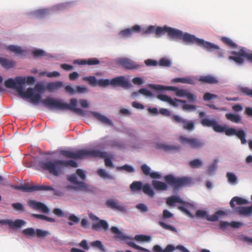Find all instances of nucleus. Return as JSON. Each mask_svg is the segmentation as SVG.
I'll return each instance as SVG.
<instances>
[{
	"label": "nucleus",
	"mask_w": 252,
	"mask_h": 252,
	"mask_svg": "<svg viewBox=\"0 0 252 252\" xmlns=\"http://www.w3.org/2000/svg\"><path fill=\"white\" fill-rule=\"evenodd\" d=\"M26 83V78L17 76L14 79L9 78L4 82V85L7 88L15 89L19 94L23 97L30 98L33 103H38L41 99L40 94H33V90L32 88H28L24 91V85Z\"/></svg>",
	"instance_id": "nucleus-1"
},
{
	"label": "nucleus",
	"mask_w": 252,
	"mask_h": 252,
	"mask_svg": "<svg viewBox=\"0 0 252 252\" xmlns=\"http://www.w3.org/2000/svg\"><path fill=\"white\" fill-rule=\"evenodd\" d=\"M38 165L44 170H47L50 173L55 176L59 175L64 167H77V163L72 160H63L56 159L53 161L50 160H40Z\"/></svg>",
	"instance_id": "nucleus-2"
},
{
	"label": "nucleus",
	"mask_w": 252,
	"mask_h": 252,
	"mask_svg": "<svg viewBox=\"0 0 252 252\" xmlns=\"http://www.w3.org/2000/svg\"><path fill=\"white\" fill-rule=\"evenodd\" d=\"M42 104L49 109L59 110L69 109L80 115L85 114L84 111L81 108H76L77 100L76 98H71L70 103L63 102L60 99L48 97L41 101Z\"/></svg>",
	"instance_id": "nucleus-3"
},
{
	"label": "nucleus",
	"mask_w": 252,
	"mask_h": 252,
	"mask_svg": "<svg viewBox=\"0 0 252 252\" xmlns=\"http://www.w3.org/2000/svg\"><path fill=\"white\" fill-rule=\"evenodd\" d=\"M61 154L65 158L76 159H81L89 157L103 158L105 155L104 152L98 150H88L86 149H81L75 152L71 150H63L61 152Z\"/></svg>",
	"instance_id": "nucleus-4"
},
{
	"label": "nucleus",
	"mask_w": 252,
	"mask_h": 252,
	"mask_svg": "<svg viewBox=\"0 0 252 252\" xmlns=\"http://www.w3.org/2000/svg\"><path fill=\"white\" fill-rule=\"evenodd\" d=\"M166 33H167L168 36L172 39H183L184 42L188 44H189L191 38H193V35L188 33H184L179 30L167 26L163 28L158 27L156 30V34L158 36Z\"/></svg>",
	"instance_id": "nucleus-5"
},
{
	"label": "nucleus",
	"mask_w": 252,
	"mask_h": 252,
	"mask_svg": "<svg viewBox=\"0 0 252 252\" xmlns=\"http://www.w3.org/2000/svg\"><path fill=\"white\" fill-rule=\"evenodd\" d=\"M228 57L229 60L233 61L236 63L242 65L244 62V58L252 63V51L245 47H241L238 51H231Z\"/></svg>",
	"instance_id": "nucleus-6"
},
{
	"label": "nucleus",
	"mask_w": 252,
	"mask_h": 252,
	"mask_svg": "<svg viewBox=\"0 0 252 252\" xmlns=\"http://www.w3.org/2000/svg\"><path fill=\"white\" fill-rule=\"evenodd\" d=\"M68 180L74 186L68 185L67 188L69 189H73L76 191H81L85 192L93 193L95 191V188L87 183L78 181L77 179L76 175L72 174L67 178Z\"/></svg>",
	"instance_id": "nucleus-7"
},
{
	"label": "nucleus",
	"mask_w": 252,
	"mask_h": 252,
	"mask_svg": "<svg viewBox=\"0 0 252 252\" xmlns=\"http://www.w3.org/2000/svg\"><path fill=\"white\" fill-rule=\"evenodd\" d=\"M191 38V40L190 41L189 44H196L198 46L202 47L209 52L216 50V54L218 57H223V52L220 48L219 46L210 42L206 41L203 39L198 38L193 35V38Z\"/></svg>",
	"instance_id": "nucleus-8"
},
{
	"label": "nucleus",
	"mask_w": 252,
	"mask_h": 252,
	"mask_svg": "<svg viewBox=\"0 0 252 252\" xmlns=\"http://www.w3.org/2000/svg\"><path fill=\"white\" fill-rule=\"evenodd\" d=\"M164 179L167 184L176 189L179 188L189 186L191 183L190 178L186 177L176 178L172 175H167L164 176Z\"/></svg>",
	"instance_id": "nucleus-9"
},
{
	"label": "nucleus",
	"mask_w": 252,
	"mask_h": 252,
	"mask_svg": "<svg viewBox=\"0 0 252 252\" xmlns=\"http://www.w3.org/2000/svg\"><path fill=\"white\" fill-rule=\"evenodd\" d=\"M176 203H178L181 204V206H179L178 207L179 210L185 213L190 218H192L193 217L188 210V209L191 208L193 207V205L190 203L182 200L179 196L175 195H172L166 199V204L169 206H173Z\"/></svg>",
	"instance_id": "nucleus-10"
},
{
	"label": "nucleus",
	"mask_w": 252,
	"mask_h": 252,
	"mask_svg": "<svg viewBox=\"0 0 252 252\" xmlns=\"http://www.w3.org/2000/svg\"><path fill=\"white\" fill-rule=\"evenodd\" d=\"M178 140L182 145H187L192 149H198L203 147L205 143L201 139L195 138H188L181 135Z\"/></svg>",
	"instance_id": "nucleus-11"
},
{
	"label": "nucleus",
	"mask_w": 252,
	"mask_h": 252,
	"mask_svg": "<svg viewBox=\"0 0 252 252\" xmlns=\"http://www.w3.org/2000/svg\"><path fill=\"white\" fill-rule=\"evenodd\" d=\"M226 215L225 212L223 211H218L214 215L209 216L205 211L198 210L196 211L195 216L197 218H205L209 221H215L219 220V219L223 216Z\"/></svg>",
	"instance_id": "nucleus-12"
},
{
	"label": "nucleus",
	"mask_w": 252,
	"mask_h": 252,
	"mask_svg": "<svg viewBox=\"0 0 252 252\" xmlns=\"http://www.w3.org/2000/svg\"><path fill=\"white\" fill-rule=\"evenodd\" d=\"M149 87L153 89L158 91L168 90L176 92V95L177 96H185L187 92V90L179 89L176 87H165L160 85L149 84Z\"/></svg>",
	"instance_id": "nucleus-13"
},
{
	"label": "nucleus",
	"mask_w": 252,
	"mask_h": 252,
	"mask_svg": "<svg viewBox=\"0 0 252 252\" xmlns=\"http://www.w3.org/2000/svg\"><path fill=\"white\" fill-rule=\"evenodd\" d=\"M117 62L119 65L128 70L138 69L143 66L142 64H138L127 58H119Z\"/></svg>",
	"instance_id": "nucleus-14"
},
{
	"label": "nucleus",
	"mask_w": 252,
	"mask_h": 252,
	"mask_svg": "<svg viewBox=\"0 0 252 252\" xmlns=\"http://www.w3.org/2000/svg\"><path fill=\"white\" fill-rule=\"evenodd\" d=\"M200 123L204 126L212 127L213 130L217 132H222L223 130V126L220 125L214 119L203 118L201 120Z\"/></svg>",
	"instance_id": "nucleus-15"
},
{
	"label": "nucleus",
	"mask_w": 252,
	"mask_h": 252,
	"mask_svg": "<svg viewBox=\"0 0 252 252\" xmlns=\"http://www.w3.org/2000/svg\"><path fill=\"white\" fill-rule=\"evenodd\" d=\"M223 130L222 132H224L227 136H231L235 135L241 140L242 144H245L247 143L245 139L246 134L242 130H236L234 128H227L225 126H223Z\"/></svg>",
	"instance_id": "nucleus-16"
},
{
	"label": "nucleus",
	"mask_w": 252,
	"mask_h": 252,
	"mask_svg": "<svg viewBox=\"0 0 252 252\" xmlns=\"http://www.w3.org/2000/svg\"><path fill=\"white\" fill-rule=\"evenodd\" d=\"M21 190L24 192H31L37 190H54L53 187L44 185H21Z\"/></svg>",
	"instance_id": "nucleus-17"
},
{
	"label": "nucleus",
	"mask_w": 252,
	"mask_h": 252,
	"mask_svg": "<svg viewBox=\"0 0 252 252\" xmlns=\"http://www.w3.org/2000/svg\"><path fill=\"white\" fill-rule=\"evenodd\" d=\"M111 85L117 86L125 88H128L131 87V83L127 81L125 76H121L112 79L111 80Z\"/></svg>",
	"instance_id": "nucleus-18"
},
{
	"label": "nucleus",
	"mask_w": 252,
	"mask_h": 252,
	"mask_svg": "<svg viewBox=\"0 0 252 252\" xmlns=\"http://www.w3.org/2000/svg\"><path fill=\"white\" fill-rule=\"evenodd\" d=\"M156 148L158 150H161L166 152L172 151L179 152L181 149V146L175 145H167L164 143H158L156 144Z\"/></svg>",
	"instance_id": "nucleus-19"
},
{
	"label": "nucleus",
	"mask_w": 252,
	"mask_h": 252,
	"mask_svg": "<svg viewBox=\"0 0 252 252\" xmlns=\"http://www.w3.org/2000/svg\"><path fill=\"white\" fill-rule=\"evenodd\" d=\"M28 205L33 209L37 210L44 213H48L49 208L43 203L37 202L33 200H30Z\"/></svg>",
	"instance_id": "nucleus-20"
},
{
	"label": "nucleus",
	"mask_w": 252,
	"mask_h": 252,
	"mask_svg": "<svg viewBox=\"0 0 252 252\" xmlns=\"http://www.w3.org/2000/svg\"><path fill=\"white\" fill-rule=\"evenodd\" d=\"M0 223L7 224L11 228L14 229L20 228L26 224V222L24 220L20 219L16 220L15 221L10 220H0Z\"/></svg>",
	"instance_id": "nucleus-21"
},
{
	"label": "nucleus",
	"mask_w": 252,
	"mask_h": 252,
	"mask_svg": "<svg viewBox=\"0 0 252 252\" xmlns=\"http://www.w3.org/2000/svg\"><path fill=\"white\" fill-rule=\"evenodd\" d=\"M157 98L162 101L167 102L170 105L175 107L178 106L179 102L182 103H186V101L185 100L177 98L172 99L170 97L164 94H158L157 95Z\"/></svg>",
	"instance_id": "nucleus-22"
},
{
	"label": "nucleus",
	"mask_w": 252,
	"mask_h": 252,
	"mask_svg": "<svg viewBox=\"0 0 252 252\" xmlns=\"http://www.w3.org/2000/svg\"><path fill=\"white\" fill-rule=\"evenodd\" d=\"M198 80L203 84H216L219 83L217 77L210 74L201 76Z\"/></svg>",
	"instance_id": "nucleus-23"
},
{
	"label": "nucleus",
	"mask_w": 252,
	"mask_h": 252,
	"mask_svg": "<svg viewBox=\"0 0 252 252\" xmlns=\"http://www.w3.org/2000/svg\"><path fill=\"white\" fill-rule=\"evenodd\" d=\"M111 231L113 233L115 234L114 238L116 239H118L121 241L132 240V238L125 235L116 226L111 227Z\"/></svg>",
	"instance_id": "nucleus-24"
},
{
	"label": "nucleus",
	"mask_w": 252,
	"mask_h": 252,
	"mask_svg": "<svg viewBox=\"0 0 252 252\" xmlns=\"http://www.w3.org/2000/svg\"><path fill=\"white\" fill-rule=\"evenodd\" d=\"M141 32V28L138 25H135L131 28L126 29L120 32V34L123 37L130 36L133 33Z\"/></svg>",
	"instance_id": "nucleus-25"
},
{
	"label": "nucleus",
	"mask_w": 252,
	"mask_h": 252,
	"mask_svg": "<svg viewBox=\"0 0 252 252\" xmlns=\"http://www.w3.org/2000/svg\"><path fill=\"white\" fill-rule=\"evenodd\" d=\"M92 114L97 120L101 123L109 126H113L112 122L105 116L95 112H92Z\"/></svg>",
	"instance_id": "nucleus-26"
},
{
	"label": "nucleus",
	"mask_w": 252,
	"mask_h": 252,
	"mask_svg": "<svg viewBox=\"0 0 252 252\" xmlns=\"http://www.w3.org/2000/svg\"><path fill=\"white\" fill-rule=\"evenodd\" d=\"M235 211L240 215L249 216L252 214V205L248 207H238Z\"/></svg>",
	"instance_id": "nucleus-27"
},
{
	"label": "nucleus",
	"mask_w": 252,
	"mask_h": 252,
	"mask_svg": "<svg viewBox=\"0 0 252 252\" xmlns=\"http://www.w3.org/2000/svg\"><path fill=\"white\" fill-rule=\"evenodd\" d=\"M0 64L3 68L7 69L13 67L16 65V62L0 57Z\"/></svg>",
	"instance_id": "nucleus-28"
},
{
	"label": "nucleus",
	"mask_w": 252,
	"mask_h": 252,
	"mask_svg": "<svg viewBox=\"0 0 252 252\" xmlns=\"http://www.w3.org/2000/svg\"><path fill=\"white\" fill-rule=\"evenodd\" d=\"M63 86V83L61 81H56L54 82H50L47 84L46 89L49 92L59 90Z\"/></svg>",
	"instance_id": "nucleus-29"
},
{
	"label": "nucleus",
	"mask_w": 252,
	"mask_h": 252,
	"mask_svg": "<svg viewBox=\"0 0 252 252\" xmlns=\"http://www.w3.org/2000/svg\"><path fill=\"white\" fill-rule=\"evenodd\" d=\"M92 228L96 231L100 230V228L107 230L108 228V224L104 220H99L98 222L93 224Z\"/></svg>",
	"instance_id": "nucleus-30"
},
{
	"label": "nucleus",
	"mask_w": 252,
	"mask_h": 252,
	"mask_svg": "<svg viewBox=\"0 0 252 252\" xmlns=\"http://www.w3.org/2000/svg\"><path fill=\"white\" fill-rule=\"evenodd\" d=\"M174 246L172 245H168L164 249H162L159 245H156L153 247L154 252H173L174 251Z\"/></svg>",
	"instance_id": "nucleus-31"
},
{
	"label": "nucleus",
	"mask_w": 252,
	"mask_h": 252,
	"mask_svg": "<svg viewBox=\"0 0 252 252\" xmlns=\"http://www.w3.org/2000/svg\"><path fill=\"white\" fill-rule=\"evenodd\" d=\"M172 82L174 83H182L191 85L195 84V82L194 79L190 77H187L184 78H176L172 80Z\"/></svg>",
	"instance_id": "nucleus-32"
},
{
	"label": "nucleus",
	"mask_w": 252,
	"mask_h": 252,
	"mask_svg": "<svg viewBox=\"0 0 252 252\" xmlns=\"http://www.w3.org/2000/svg\"><path fill=\"white\" fill-rule=\"evenodd\" d=\"M235 202L237 205H243L246 204L248 203V201L245 199L239 197H234L232 198L230 202V205L232 208H235Z\"/></svg>",
	"instance_id": "nucleus-33"
},
{
	"label": "nucleus",
	"mask_w": 252,
	"mask_h": 252,
	"mask_svg": "<svg viewBox=\"0 0 252 252\" xmlns=\"http://www.w3.org/2000/svg\"><path fill=\"white\" fill-rule=\"evenodd\" d=\"M154 188L159 190H165L167 189V185L164 182L153 180L152 182Z\"/></svg>",
	"instance_id": "nucleus-34"
},
{
	"label": "nucleus",
	"mask_w": 252,
	"mask_h": 252,
	"mask_svg": "<svg viewBox=\"0 0 252 252\" xmlns=\"http://www.w3.org/2000/svg\"><path fill=\"white\" fill-rule=\"evenodd\" d=\"M6 49L12 52L15 53L17 55H22L26 52L21 47L16 45H9L6 47Z\"/></svg>",
	"instance_id": "nucleus-35"
},
{
	"label": "nucleus",
	"mask_w": 252,
	"mask_h": 252,
	"mask_svg": "<svg viewBox=\"0 0 252 252\" xmlns=\"http://www.w3.org/2000/svg\"><path fill=\"white\" fill-rule=\"evenodd\" d=\"M225 117L227 120L235 123H239L241 121V118L238 115L227 113L226 114Z\"/></svg>",
	"instance_id": "nucleus-36"
},
{
	"label": "nucleus",
	"mask_w": 252,
	"mask_h": 252,
	"mask_svg": "<svg viewBox=\"0 0 252 252\" xmlns=\"http://www.w3.org/2000/svg\"><path fill=\"white\" fill-rule=\"evenodd\" d=\"M142 183L140 181L133 182L130 186L131 190L133 191H140L142 189Z\"/></svg>",
	"instance_id": "nucleus-37"
},
{
	"label": "nucleus",
	"mask_w": 252,
	"mask_h": 252,
	"mask_svg": "<svg viewBox=\"0 0 252 252\" xmlns=\"http://www.w3.org/2000/svg\"><path fill=\"white\" fill-rule=\"evenodd\" d=\"M22 232L28 237H34L35 236L36 230L33 227H29L23 229Z\"/></svg>",
	"instance_id": "nucleus-38"
},
{
	"label": "nucleus",
	"mask_w": 252,
	"mask_h": 252,
	"mask_svg": "<svg viewBox=\"0 0 252 252\" xmlns=\"http://www.w3.org/2000/svg\"><path fill=\"white\" fill-rule=\"evenodd\" d=\"M97 174L101 178L103 179H108L110 180H115V178L108 174L104 169H99L97 171Z\"/></svg>",
	"instance_id": "nucleus-39"
},
{
	"label": "nucleus",
	"mask_w": 252,
	"mask_h": 252,
	"mask_svg": "<svg viewBox=\"0 0 252 252\" xmlns=\"http://www.w3.org/2000/svg\"><path fill=\"white\" fill-rule=\"evenodd\" d=\"M221 41L227 45L228 46L232 48H237V45L235 43H234L232 40L230 39L228 37H222L220 39Z\"/></svg>",
	"instance_id": "nucleus-40"
},
{
	"label": "nucleus",
	"mask_w": 252,
	"mask_h": 252,
	"mask_svg": "<svg viewBox=\"0 0 252 252\" xmlns=\"http://www.w3.org/2000/svg\"><path fill=\"white\" fill-rule=\"evenodd\" d=\"M142 189L147 195L151 197H153L154 196L155 192L149 184H147L143 186Z\"/></svg>",
	"instance_id": "nucleus-41"
},
{
	"label": "nucleus",
	"mask_w": 252,
	"mask_h": 252,
	"mask_svg": "<svg viewBox=\"0 0 252 252\" xmlns=\"http://www.w3.org/2000/svg\"><path fill=\"white\" fill-rule=\"evenodd\" d=\"M83 80L85 81H87L89 84L93 86H97L98 80L96 77L94 76H91L89 77H84Z\"/></svg>",
	"instance_id": "nucleus-42"
},
{
	"label": "nucleus",
	"mask_w": 252,
	"mask_h": 252,
	"mask_svg": "<svg viewBox=\"0 0 252 252\" xmlns=\"http://www.w3.org/2000/svg\"><path fill=\"white\" fill-rule=\"evenodd\" d=\"M134 239L138 242H149L151 240V237L143 234L136 235Z\"/></svg>",
	"instance_id": "nucleus-43"
},
{
	"label": "nucleus",
	"mask_w": 252,
	"mask_h": 252,
	"mask_svg": "<svg viewBox=\"0 0 252 252\" xmlns=\"http://www.w3.org/2000/svg\"><path fill=\"white\" fill-rule=\"evenodd\" d=\"M182 126L184 129L191 131L194 128V123L192 121H189L186 120Z\"/></svg>",
	"instance_id": "nucleus-44"
},
{
	"label": "nucleus",
	"mask_w": 252,
	"mask_h": 252,
	"mask_svg": "<svg viewBox=\"0 0 252 252\" xmlns=\"http://www.w3.org/2000/svg\"><path fill=\"white\" fill-rule=\"evenodd\" d=\"M189 164L191 168H198L202 166V162L199 159H195L191 160L189 162Z\"/></svg>",
	"instance_id": "nucleus-45"
},
{
	"label": "nucleus",
	"mask_w": 252,
	"mask_h": 252,
	"mask_svg": "<svg viewBox=\"0 0 252 252\" xmlns=\"http://www.w3.org/2000/svg\"><path fill=\"white\" fill-rule=\"evenodd\" d=\"M126 243L127 245H128L129 246L136 249V250H140V251H144V252H149V250L148 249H146L144 248H143V247H140L138 245H137L136 244H135L134 242H132V241H127L126 242Z\"/></svg>",
	"instance_id": "nucleus-46"
},
{
	"label": "nucleus",
	"mask_w": 252,
	"mask_h": 252,
	"mask_svg": "<svg viewBox=\"0 0 252 252\" xmlns=\"http://www.w3.org/2000/svg\"><path fill=\"white\" fill-rule=\"evenodd\" d=\"M32 89L33 90V92L35 91L38 93H37L36 94H41L42 93H43L45 91V88L43 84H40V83L36 84L35 85L34 89H33V88H32ZM33 94H34L33 93ZM40 96H41V95H40ZM40 100H41V99ZM40 101L41 100H40Z\"/></svg>",
	"instance_id": "nucleus-47"
},
{
	"label": "nucleus",
	"mask_w": 252,
	"mask_h": 252,
	"mask_svg": "<svg viewBox=\"0 0 252 252\" xmlns=\"http://www.w3.org/2000/svg\"><path fill=\"white\" fill-rule=\"evenodd\" d=\"M49 234L50 233L48 231L43 230L41 229H36L35 236H36L38 238H44Z\"/></svg>",
	"instance_id": "nucleus-48"
},
{
	"label": "nucleus",
	"mask_w": 252,
	"mask_h": 252,
	"mask_svg": "<svg viewBox=\"0 0 252 252\" xmlns=\"http://www.w3.org/2000/svg\"><path fill=\"white\" fill-rule=\"evenodd\" d=\"M138 93H140L145 96L149 97H153L154 96L153 94L150 91L144 88L140 89L138 91V92H134L133 93V94L136 95L138 94Z\"/></svg>",
	"instance_id": "nucleus-49"
},
{
	"label": "nucleus",
	"mask_w": 252,
	"mask_h": 252,
	"mask_svg": "<svg viewBox=\"0 0 252 252\" xmlns=\"http://www.w3.org/2000/svg\"><path fill=\"white\" fill-rule=\"evenodd\" d=\"M68 220L69 221H68V224L70 226L75 223L77 224L80 221V219L74 215H70L68 217Z\"/></svg>",
	"instance_id": "nucleus-50"
},
{
	"label": "nucleus",
	"mask_w": 252,
	"mask_h": 252,
	"mask_svg": "<svg viewBox=\"0 0 252 252\" xmlns=\"http://www.w3.org/2000/svg\"><path fill=\"white\" fill-rule=\"evenodd\" d=\"M91 245L93 247L97 248L102 252H104L105 251L104 247L102 245V244L100 241L96 240V241L92 242L91 243Z\"/></svg>",
	"instance_id": "nucleus-51"
},
{
	"label": "nucleus",
	"mask_w": 252,
	"mask_h": 252,
	"mask_svg": "<svg viewBox=\"0 0 252 252\" xmlns=\"http://www.w3.org/2000/svg\"><path fill=\"white\" fill-rule=\"evenodd\" d=\"M159 225L164 229L171 231L173 232H177L176 229L173 226L167 224L163 222L159 221Z\"/></svg>",
	"instance_id": "nucleus-52"
},
{
	"label": "nucleus",
	"mask_w": 252,
	"mask_h": 252,
	"mask_svg": "<svg viewBox=\"0 0 252 252\" xmlns=\"http://www.w3.org/2000/svg\"><path fill=\"white\" fill-rule=\"evenodd\" d=\"M159 65L162 66L169 67L171 66V62L168 59L165 58H161L159 60Z\"/></svg>",
	"instance_id": "nucleus-53"
},
{
	"label": "nucleus",
	"mask_w": 252,
	"mask_h": 252,
	"mask_svg": "<svg viewBox=\"0 0 252 252\" xmlns=\"http://www.w3.org/2000/svg\"><path fill=\"white\" fill-rule=\"evenodd\" d=\"M240 91L244 94L252 98V89H250L247 87H242L240 89Z\"/></svg>",
	"instance_id": "nucleus-54"
},
{
	"label": "nucleus",
	"mask_w": 252,
	"mask_h": 252,
	"mask_svg": "<svg viewBox=\"0 0 252 252\" xmlns=\"http://www.w3.org/2000/svg\"><path fill=\"white\" fill-rule=\"evenodd\" d=\"M172 120L174 122L178 124H180L182 125L183 124L184 122H185L186 119L178 116V115H173L172 116Z\"/></svg>",
	"instance_id": "nucleus-55"
},
{
	"label": "nucleus",
	"mask_w": 252,
	"mask_h": 252,
	"mask_svg": "<svg viewBox=\"0 0 252 252\" xmlns=\"http://www.w3.org/2000/svg\"><path fill=\"white\" fill-rule=\"evenodd\" d=\"M226 177L228 179V181L232 184L236 183L237 181V177L234 174L230 172H228L226 174Z\"/></svg>",
	"instance_id": "nucleus-56"
},
{
	"label": "nucleus",
	"mask_w": 252,
	"mask_h": 252,
	"mask_svg": "<svg viewBox=\"0 0 252 252\" xmlns=\"http://www.w3.org/2000/svg\"><path fill=\"white\" fill-rule=\"evenodd\" d=\"M32 54L35 57H41L46 55V53L42 50L36 49L32 52Z\"/></svg>",
	"instance_id": "nucleus-57"
},
{
	"label": "nucleus",
	"mask_w": 252,
	"mask_h": 252,
	"mask_svg": "<svg viewBox=\"0 0 252 252\" xmlns=\"http://www.w3.org/2000/svg\"><path fill=\"white\" fill-rule=\"evenodd\" d=\"M111 85V80L109 79H99L97 82V86L106 87Z\"/></svg>",
	"instance_id": "nucleus-58"
},
{
	"label": "nucleus",
	"mask_w": 252,
	"mask_h": 252,
	"mask_svg": "<svg viewBox=\"0 0 252 252\" xmlns=\"http://www.w3.org/2000/svg\"><path fill=\"white\" fill-rule=\"evenodd\" d=\"M12 207L16 210L21 212L25 211V207L23 205L20 203H15L12 204Z\"/></svg>",
	"instance_id": "nucleus-59"
},
{
	"label": "nucleus",
	"mask_w": 252,
	"mask_h": 252,
	"mask_svg": "<svg viewBox=\"0 0 252 252\" xmlns=\"http://www.w3.org/2000/svg\"><path fill=\"white\" fill-rule=\"evenodd\" d=\"M40 75H46L48 77H58L60 75V73L58 71H53L52 72H41Z\"/></svg>",
	"instance_id": "nucleus-60"
},
{
	"label": "nucleus",
	"mask_w": 252,
	"mask_h": 252,
	"mask_svg": "<svg viewBox=\"0 0 252 252\" xmlns=\"http://www.w3.org/2000/svg\"><path fill=\"white\" fill-rule=\"evenodd\" d=\"M217 97L218 96L216 94H212L210 93H206L203 96V99L205 101H207Z\"/></svg>",
	"instance_id": "nucleus-61"
},
{
	"label": "nucleus",
	"mask_w": 252,
	"mask_h": 252,
	"mask_svg": "<svg viewBox=\"0 0 252 252\" xmlns=\"http://www.w3.org/2000/svg\"><path fill=\"white\" fill-rule=\"evenodd\" d=\"M117 204L118 203L112 199L107 200L106 202L107 206L113 209H115Z\"/></svg>",
	"instance_id": "nucleus-62"
},
{
	"label": "nucleus",
	"mask_w": 252,
	"mask_h": 252,
	"mask_svg": "<svg viewBox=\"0 0 252 252\" xmlns=\"http://www.w3.org/2000/svg\"><path fill=\"white\" fill-rule=\"evenodd\" d=\"M141 168L143 173L145 175L147 176V175H149L150 174L151 169L147 165H146L145 164H143L141 166Z\"/></svg>",
	"instance_id": "nucleus-63"
},
{
	"label": "nucleus",
	"mask_w": 252,
	"mask_h": 252,
	"mask_svg": "<svg viewBox=\"0 0 252 252\" xmlns=\"http://www.w3.org/2000/svg\"><path fill=\"white\" fill-rule=\"evenodd\" d=\"M136 207L142 212H146L148 209L146 205L143 203H139L136 205Z\"/></svg>",
	"instance_id": "nucleus-64"
}]
</instances>
